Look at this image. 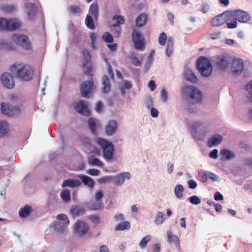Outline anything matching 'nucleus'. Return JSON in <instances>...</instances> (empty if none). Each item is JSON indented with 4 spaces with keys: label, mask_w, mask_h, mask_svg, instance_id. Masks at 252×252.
<instances>
[{
    "label": "nucleus",
    "mask_w": 252,
    "mask_h": 252,
    "mask_svg": "<svg viewBox=\"0 0 252 252\" xmlns=\"http://www.w3.org/2000/svg\"><path fill=\"white\" fill-rule=\"evenodd\" d=\"M167 238L169 243H174L177 247H180L179 238L176 235H173L170 231L167 232Z\"/></svg>",
    "instance_id": "obj_28"
},
{
    "label": "nucleus",
    "mask_w": 252,
    "mask_h": 252,
    "mask_svg": "<svg viewBox=\"0 0 252 252\" xmlns=\"http://www.w3.org/2000/svg\"><path fill=\"white\" fill-rule=\"evenodd\" d=\"M234 156L233 153L229 150L223 149L221 150V159L228 160L233 158Z\"/></svg>",
    "instance_id": "obj_33"
},
{
    "label": "nucleus",
    "mask_w": 252,
    "mask_h": 252,
    "mask_svg": "<svg viewBox=\"0 0 252 252\" xmlns=\"http://www.w3.org/2000/svg\"><path fill=\"white\" fill-rule=\"evenodd\" d=\"M88 125L89 127L91 130V132L94 134L96 135V128L98 125L97 121L94 118H90L88 121Z\"/></svg>",
    "instance_id": "obj_30"
},
{
    "label": "nucleus",
    "mask_w": 252,
    "mask_h": 252,
    "mask_svg": "<svg viewBox=\"0 0 252 252\" xmlns=\"http://www.w3.org/2000/svg\"><path fill=\"white\" fill-rule=\"evenodd\" d=\"M75 110L78 113L85 116H89L90 115L88 103L84 100H80L76 103Z\"/></svg>",
    "instance_id": "obj_13"
},
{
    "label": "nucleus",
    "mask_w": 252,
    "mask_h": 252,
    "mask_svg": "<svg viewBox=\"0 0 252 252\" xmlns=\"http://www.w3.org/2000/svg\"><path fill=\"white\" fill-rule=\"evenodd\" d=\"M125 181V177L122 174H120L118 176L115 177L114 184L117 186H119L123 184Z\"/></svg>",
    "instance_id": "obj_47"
},
{
    "label": "nucleus",
    "mask_w": 252,
    "mask_h": 252,
    "mask_svg": "<svg viewBox=\"0 0 252 252\" xmlns=\"http://www.w3.org/2000/svg\"><path fill=\"white\" fill-rule=\"evenodd\" d=\"M118 124L116 121L111 120L105 126L106 133L108 135H112L116 131Z\"/></svg>",
    "instance_id": "obj_17"
},
{
    "label": "nucleus",
    "mask_w": 252,
    "mask_h": 252,
    "mask_svg": "<svg viewBox=\"0 0 252 252\" xmlns=\"http://www.w3.org/2000/svg\"><path fill=\"white\" fill-rule=\"evenodd\" d=\"M196 68L203 77L209 76L212 72V66L210 61L204 57H201L197 60Z\"/></svg>",
    "instance_id": "obj_4"
},
{
    "label": "nucleus",
    "mask_w": 252,
    "mask_h": 252,
    "mask_svg": "<svg viewBox=\"0 0 252 252\" xmlns=\"http://www.w3.org/2000/svg\"><path fill=\"white\" fill-rule=\"evenodd\" d=\"M89 229L88 224L83 221L78 220L75 224L74 232L79 236L86 234Z\"/></svg>",
    "instance_id": "obj_12"
},
{
    "label": "nucleus",
    "mask_w": 252,
    "mask_h": 252,
    "mask_svg": "<svg viewBox=\"0 0 252 252\" xmlns=\"http://www.w3.org/2000/svg\"><path fill=\"white\" fill-rule=\"evenodd\" d=\"M183 93L195 102H199L202 99L201 92L194 86H186L183 89Z\"/></svg>",
    "instance_id": "obj_5"
},
{
    "label": "nucleus",
    "mask_w": 252,
    "mask_h": 252,
    "mask_svg": "<svg viewBox=\"0 0 252 252\" xmlns=\"http://www.w3.org/2000/svg\"><path fill=\"white\" fill-rule=\"evenodd\" d=\"M246 89L249 94L248 97L250 101L252 102V80L247 84Z\"/></svg>",
    "instance_id": "obj_48"
},
{
    "label": "nucleus",
    "mask_w": 252,
    "mask_h": 252,
    "mask_svg": "<svg viewBox=\"0 0 252 252\" xmlns=\"http://www.w3.org/2000/svg\"><path fill=\"white\" fill-rule=\"evenodd\" d=\"M81 184V182L78 179H68L63 181L62 187L63 188L68 187L73 188L80 186Z\"/></svg>",
    "instance_id": "obj_18"
},
{
    "label": "nucleus",
    "mask_w": 252,
    "mask_h": 252,
    "mask_svg": "<svg viewBox=\"0 0 252 252\" xmlns=\"http://www.w3.org/2000/svg\"><path fill=\"white\" fill-rule=\"evenodd\" d=\"M226 24L228 28L233 29L237 27V23L236 21H233L232 22H226Z\"/></svg>",
    "instance_id": "obj_61"
},
{
    "label": "nucleus",
    "mask_w": 252,
    "mask_h": 252,
    "mask_svg": "<svg viewBox=\"0 0 252 252\" xmlns=\"http://www.w3.org/2000/svg\"><path fill=\"white\" fill-rule=\"evenodd\" d=\"M192 204L197 205L201 203V199L196 195H192L188 198Z\"/></svg>",
    "instance_id": "obj_50"
},
{
    "label": "nucleus",
    "mask_w": 252,
    "mask_h": 252,
    "mask_svg": "<svg viewBox=\"0 0 252 252\" xmlns=\"http://www.w3.org/2000/svg\"><path fill=\"white\" fill-rule=\"evenodd\" d=\"M160 96L161 100L165 102L167 100L168 97L167 92L164 89H162L160 93Z\"/></svg>",
    "instance_id": "obj_56"
},
{
    "label": "nucleus",
    "mask_w": 252,
    "mask_h": 252,
    "mask_svg": "<svg viewBox=\"0 0 252 252\" xmlns=\"http://www.w3.org/2000/svg\"><path fill=\"white\" fill-rule=\"evenodd\" d=\"M90 220L91 221L95 224H97L100 221V218L99 217L96 215H93L90 217Z\"/></svg>",
    "instance_id": "obj_59"
},
{
    "label": "nucleus",
    "mask_w": 252,
    "mask_h": 252,
    "mask_svg": "<svg viewBox=\"0 0 252 252\" xmlns=\"http://www.w3.org/2000/svg\"><path fill=\"white\" fill-rule=\"evenodd\" d=\"M209 9V6L208 4L206 2H204L202 4L201 11L204 13H206L208 12Z\"/></svg>",
    "instance_id": "obj_63"
},
{
    "label": "nucleus",
    "mask_w": 252,
    "mask_h": 252,
    "mask_svg": "<svg viewBox=\"0 0 252 252\" xmlns=\"http://www.w3.org/2000/svg\"><path fill=\"white\" fill-rule=\"evenodd\" d=\"M232 61V58L229 54H224L221 55V70L227 68Z\"/></svg>",
    "instance_id": "obj_23"
},
{
    "label": "nucleus",
    "mask_w": 252,
    "mask_h": 252,
    "mask_svg": "<svg viewBox=\"0 0 252 252\" xmlns=\"http://www.w3.org/2000/svg\"><path fill=\"white\" fill-rule=\"evenodd\" d=\"M244 64L241 59H234L232 62L231 71L233 75L235 76L239 75L243 71Z\"/></svg>",
    "instance_id": "obj_10"
},
{
    "label": "nucleus",
    "mask_w": 252,
    "mask_h": 252,
    "mask_svg": "<svg viewBox=\"0 0 252 252\" xmlns=\"http://www.w3.org/2000/svg\"><path fill=\"white\" fill-rule=\"evenodd\" d=\"M10 131L8 123L4 120L0 121V138L3 137Z\"/></svg>",
    "instance_id": "obj_20"
},
{
    "label": "nucleus",
    "mask_w": 252,
    "mask_h": 252,
    "mask_svg": "<svg viewBox=\"0 0 252 252\" xmlns=\"http://www.w3.org/2000/svg\"><path fill=\"white\" fill-rule=\"evenodd\" d=\"M174 49V39L172 37H169L168 38L165 54L168 57H170L173 52Z\"/></svg>",
    "instance_id": "obj_24"
},
{
    "label": "nucleus",
    "mask_w": 252,
    "mask_h": 252,
    "mask_svg": "<svg viewBox=\"0 0 252 252\" xmlns=\"http://www.w3.org/2000/svg\"><path fill=\"white\" fill-rule=\"evenodd\" d=\"M87 173L92 175V176H97L99 173V171L96 169H90L86 171Z\"/></svg>",
    "instance_id": "obj_57"
},
{
    "label": "nucleus",
    "mask_w": 252,
    "mask_h": 252,
    "mask_svg": "<svg viewBox=\"0 0 252 252\" xmlns=\"http://www.w3.org/2000/svg\"><path fill=\"white\" fill-rule=\"evenodd\" d=\"M130 61L131 63L134 65V66H140V62L138 59V58L134 55V54H132L130 56Z\"/></svg>",
    "instance_id": "obj_51"
},
{
    "label": "nucleus",
    "mask_w": 252,
    "mask_h": 252,
    "mask_svg": "<svg viewBox=\"0 0 252 252\" xmlns=\"http://www.w3.org/2000/svg\"><path fill=\"white\" fill-rule=\"evenodd\" d=\"M6 31H14L19 29L21 23L19 20L16 18L6 19Z\"/></svg>",
    "instance_id": "obj_14"
},
{
    "label": "nucleus",
    "mask_w": 252,
    "mask_h": 252,
    "mask_svg": "<svg viewBox=\"0 0 252 252\" xmlns=\"http://www.w3.org/2000/svg\"><path fill=\"white\" fill-rule=\"evenodd\" d=\"M85 211L83 207L78 205H75L71 206L70 209V214L73 217L82 215Z\"/></svg>",
    "instance_id": "obj_19"
},
{
    "label": "nucleus",
    "mask_w": 252,
    "mask_h": 252,
    "mask_svg": "<svg viewBox=\"0 0 252 252\" xmlns=\"http://www.w3.org/2000/svg\"><path fill=\"white\" fill-rule=\"evenodd\" d=\"M77 177L81 180L82 182L86 186L93 188L94 185V181L90 177L84 175H79Z\"/></svg>",
    "instance_id": "obj_21"
},
{
    "label": "nucleus",
    "mask_w": 252,
    "mask_h": 252,
    "mask_svg": "<svg viewBox=\"0 0 252 252\" xmlns=\"http://www.w3.org/2000/svg\"><path fill=\"white\" fill-rule=\"evenodd\" d=\"M221 18L225 21L234 18L235 20L242 23L247 22L250 19L249 14L241 10H237L235 11H224L221 13Z\"/></svg>",
    "instance_id": "obj_2"
},
{
    "label": "nucleus",
    "mask_w": 252,
    "mask_h": 252,
    "mask_svg": "<svg viewBox=\"0 0 252 252\" xmlns=\"http://www.w3.org/2000/svg\"><path fill=\"white\" fill-rule=\"evenodd\" d=\"M151 237L150 235H147L144 237L140 242L139 246L142 248H145L148 243L150 241Z\"/></svg>",
    "instance_id": "obj_49"
},
{
    "label": "nucleus",
    "mask_w": 252,
    "mask_h": 252,
    "mask_svg": "<svg viewBox=\"0 0 252 252\" xmlns=\"http://www.w3.org/2000/svg\"><path fill=\"white\" fill-rule=\"evenodd\" d=\"M10 70L17 78L28 81L32 78L34 68L29 64L16 62L10 66Z\"/></svg>",
    "instance_id": "obj_1"
},
{
    "label": "nucleus",
    "mask_w": 252,
    "mask_h": 252,
    "mask_svg": "<svg viewBox=\"0 0 252 252\" xmlns=\"http://www.w3.org/2000/svg\"><path fill=\"white\" fill-rule=\"evenodd\" d=\"M56 218L58 220H63V222L66 223V224H69V220L66 215L63 214H59L57 216Z\"/></svg>",
    "instance_id": "obj_52"
},
{
    "label": "nucleus",
    "mask_w": 252,
    "mask_h": 252,
    "mask_svg": "<svg viewBox=\"0 0 252 252\" xmlns=\"http://www.w3.org/2000/svg\"><path fill=\"white\" fill-rule=\"evenodd\" d=\"M68 224L60 221H56L54 223V228L58 232L61 233L63 231Z\"/></svg>",
    "instance_id": "obj_34"
},
{
    "label": "nucleus",
    "mask_w": 252,
    "mask_h": 252,
    "mask_svg": "<svg viewBox=\"0 0 252 252\" xmlns=\"http://www.w3.org/2000/svg\"><path fill=\"white\" fill-rule=\"evenodd\" d=\"M17 9L15 5H5L1 7V10L5 14H10L16 11Z\"/></svg>",
    "instance_id": "obj_35"
},
{
    "label": "nucleus",
    "mask_w": 252,
    "mask_h": 252,
    "mask_svg": "<svg viewBox=\"0 0 252 252\" xmlns=\"http://www.w3.org/2000/svg\"><path fill=\"white\" fill-rule=\"evenodd\" d=\"M85 24L87 27L91 29L94 30L95 28V26L94 23L93 18L91 15H87L85 20Z\"/></svg>",
    "instance_id": "obj_38"
},
{
    "label": "nucleus",
    "mask_w": 252,
    "mask_h": 252,
    "mask_svg": "<svg viewBox=\"0 0 252 252\" xmlns=\"http://www.w3.org/2000/svg\"><path fill=\"white\" fill-rule=\"evenodd\" d=\"M81 53L85 63L91 62V55L88 50L85 48H83L81 50Z\"/></svg>",
    "instance_id": "obj_42"
},
{
    "label": "nucleus",
    "mask_w": 252,
    "mask_h": 252,
    "mask_svg": "<svg viewBox=\"0 0 252 252\" xmlns=\"http://www.w3.org/2000/svg\"><path fill=\"white\" fill-rule=\"evenodd\" d=\"M60 196L64 202H67L70 200V191L67 189H64L61 192Z\"/></svg>",
    "instance_id": "obj_41"
},
{
    "label": "nucleus",
    "mask_w": 252,
    "mask_h": 252,
    "mask_svg": "<svg viewBox=\"0 0 252 252\" xmlns=\"http://www.w3.org/2000/svg\"><path fill=\"white\" fill-rule=\"evenodd\" d=\"M103 40L106 43H110L113 41V37L112 35L108 32H105L102 37Z\"/></svg>",
    "instance_id": "obj_46"
},
{
    "label": "nucleus",
    "mask_w": 252,
    "mask_h": 252,
    "mask_svg": "<svg viewBox=\"0 0 252 252\" xmlns=\"http://www.w3.org/2000/svg\"><path fill=\"white\" fill-rule=\"evenodd\" d=\"M97 143L103 152V157L106 160H111L113 158L114 148L113 144L102 138L97 139Z\"/></svg>",
    "instance_id": "obj_3"
},
{
    "label": "nucleus",
    "mask_w": 252,
    "mask_h": 252,
    "mask_svg": "<svg viewBox=\"0 0 252 252\" xmlns=\"http://www.w3.org/2000/svg\"><path fill=\"white\" fill-rule=\"evenodd\" d=\"M130 228V224L127 221H125L119 223L115 227L116 231H123L129 229Z\"/></svg>",
    "instance_id": "obj_31"
},
{
    "label": "nucleus",
    "mask_w": 252,
    "mask_h": 252,
    "mask_svg": "<svg viewBox=\"0 0 252 252\" xmlns=\"http://www.w3.org/2000/svg\"><path fill=\"white\" fill-rule=\"evenodd\" d=\"M98 5L97 3L93 2L90 6L89 13L93 16L94 18L96 19L98 16Z\"/></svg>",
    "instance_id": "obj_32"
},
{
    "label": "nucleus",
    "mask_w": 252,
    "mask_h": 252,
    "mask_svg": "<svg viewBox=\"0 0 252 252\" xmlns=\"http://www.w3.org/2000/svg\"><path fill=\"white\" fill-rule=\"evenodd\" d=\"M103 195L104 194L102 190H99L96 191L94 193V198L96 200V202L92 205V209L98 210L101 208V199L103 198Z\"/></svg>",
    "instance_id": "obj_15"
},
{
    "label": "nucleus",
    "mask_w": 252,
    "mask_h": 252,
    "mask_svg": "<svg viewBox=\"0 0 252 252\" xmlns=\"http://www.w3.org/2000/svg\"><path fill=\"white\" fill-rule=\"evenodd\" d=\"M84 68V73L85 74L88 76H92V67L91 65L90 62L85 63L83 64Z\"/></svg>",
    "instance_id": "obj_40"
},
{
    "label": "nucleus",
    "mask_w": 252,
    "mask_h": 252,
    "mask_svg": "<svg viewBox=\"0 0 252 252\" xmlns=\"http://www.w3.org/2000/svg\"><path fill=\"white\" fill-rule=\"evenodd\" d=\"M185 79L193 83L197 82L198 79L195 74L189 69H186L184 73Z\"/></svg>",
    "instance_id": "obj_22"
},
{
    "label": "nucleus",
    "mask_w": 252,
    "mask_h": 252,
    "mask_svg": "<svg viewBox=\"0 0 252 252\" xmlns=\"http://www.w3.org/2000/svg\"><path fill=\"white\" fill-rule=\"evenodd\" d=\"M165 218L164 217V214L162 212H158L155 218L154 222L156 224H161L165 220Z\"/></svg>",
    "instance_id": "obj_37"
},
{
    "label": "nucleus",
    "mask_w": 252,
    "mask_h": 252,
    "mask_svg": "<svg viewBox=\"0 0 252 252\" xmlns=\"http://www.w3.org/2000/svg\"><path fill=\"white\" fill-rule=\"evenodd\" d=\"M155 52L154 50H152L148 58H147V62L149 63L150 64H151L152 62H153L154 60V56L155 55Z\"/></svg>",
    "instance_id": "obj_60"
},
{
    "label": "nucleus",
    "mask_w": 252,
    "mask_h": 252,
    "mask_svg": "<svg viewBox=\"0 0 252 252\" xmlns=\"http://www.w3.org/2000/svg\"><path fill=\"white\" fill-rule=\"evenodd\" d=\"M168 40L167 36L165 32H161L158 37L159 44L161 46L165 45L166 41Z\"/></svg>",
    "instance_id": "obj_43"
},
{
    "label": "nucleus",
    "mask_w": 252,
    "mask_h": 252,
    "mask_svg": "<svg viewBox=\"0 0 252 252\" xmlns=\"http://www.w3.org/2000/svg\"><path fill=\"white\" fill-rule=\"evenodd\" d=\"M183 191L184 188L182 185H178L175 187V194L178 198H181L183 197Z\"/></svg>",
    "instance_id": "obj_39"
},
{
    "label": "nucleus",
    "mask_w": 252,
    "mask_h": 252,
    "mask_svg": "<svg viewBox=\"0 0 252 252\" xmlns=\"http://www.w3.org/2000/svg\"><path fill=\"white\" fill-rule=\"evenodd\" d=\"M80 93L83 97H88L94 89L93 78H90L88 81L83 82L80 85Z\"/></svg>",
    "instance_id": "obj_8"
},
{
    "label": "nucleus",
    "mask_w": 252,
    "mask_h": 252,
    "mask_svg": "<svg viewBox=\"0 0 252 252\" xmlns=\"http://www.w3.org/2000/svg\"><path fill=\"white\" fill-rule=\"evenodd\" d=\"M218 137L213 136L208 140L207 146L209 147H212L217 144H219V142L220 140V135H218Z\"/></svg>",
    "instance_id": "obj_36"
},
{
    "label": "nucleus",
    "mask_w": 252,
    "mask_h": 252,
    "mask_svg": "<svg viewBox=\"0 0 252 252\" xmlns=\"http://www.w3.org/2000/svg\"><path fill=\"white\" fill-rule=\"evenodd\" d=\"M148 16L146 14H140L135 21L136 26L141 27L145 25L147 21Z\"/></svg>",
    "instance_id": "obj_25"
},
{
    "label": "nucleus",
    "mask_w": 252,
    "mask_h": 252,
    "mask_svg": "<svg viewBox=\"0 0 252 252\" xmlns=\"http://www.w3.org/2000/svg\"><path fill=\"white\" fill-rule=\"evenodd\" d=\"M32 211L31 206L27 205L23 208H22L19 211V216L21 218H26L28 217Z\"/></svg>",
    "instance_id": "obj_27"
},
{
    "label": "nucleus",
    "mask_w": 252,
    "mask_h": 252,
    "mask_svg": "<svg viewBox=\"0 0 252 252\" xmlns=\"http://www.w3.org/2000/svg\"><path fill=\"white\" fill-rule=\"evenodd\" d=\"M189 187L191 189H194L197 187V184L195 181L193 180H190L188 182Z\"/></svg>",
    "instance_id": "obj_62"
},
{
    "label": "nucleus",
    "mask_w": 252,
    "mask_h": 252,
    "mask_svg": "<svg viewBox=\"0 0 252 252\" xmlns=\"http://www.w3.org/2000/svg\"><path fill=\"white\" fill-rule=\"evenodd\" d=\"M211 24L212 26H219L220 25V14L213 17L211 20Z\"/></svg>",
    "instance_id": "obj_44"
},
{
    "label": "nucleus",
    "mask_w": 252,
    "mask_h": 252,
    "mask_svg": "<svg viewBox=\"0 0 252 252\" xmlns=\"http://www.w3.org/2000/svg\"><path fill=\"white\" fill-rule=\"evenodd\" d=\"M0 105L1 113L8 117H14L21 112L20 108L17 106H12L10 104L4 102H1Z\"/></svg>",
    "instance_id": "obj_6"
},
{
    "label": "nucleus",
    "mask_w": 252,
    "mask_h": 252,
    "mask_svg": "<svg viewBox=\"0 0 252 252\" xmlns=\"http://www.w3.org/2000/svg\"><path fill=\"white\" fill-rule=\"evenodd\" d=\"M24 7L28 10L27 15L30 20H33L36 17V7L34 4L32 2H26Z\"/></svg>",
    "instance_id": "obj_16"
},
{
    "label": "nucleus",
    "mask_w": 252,
    "mask_h": 252,
    "mask_svg": "<svg viewBox=\"0 0 252 252\" xmlns=\"http://www.w3.org/2000/svg\"><path fill=\"white\" fill-rule=\"evenodd\" d=\"M207 204L209 206H214V207H215V209L217 212H220V205L219 204V203H216L215 202H214V201H213L212 200H208L207 201Z\"/></svg>",
    "instance_id": "obj_54"
},
{
    "label": "nucleus",
    "mask_w": 252,
    "mask_h": 252,
    "mask_svg": "<svg viewBox=\"0 0 252 252\" xmlns=\"http://www.w3.org/2000/svg\"><path fill=\"white\" fill-rule=\"evenodd\" d=\"M11 39L15 44L21 46L26 50H30L31 48L29 38L26 35L14 33L11 36Z\"/></svg>",
    "instance_id": "obj_7"
},
{
    "label": "nucleus",
    "mask_w": 252,
    "mask_h": 252,
    "mask_svg": "<svg viewBox=\"0 0 252 252\" xmlns=\"http://www.w3.org/2000/svg\"><path fill=\"white\" fill-rule=\"evenodd\" d=\"M151 115L153 118H157L158 115V110L154 107L151 109Z\"/></svg>",
    "instance_id": "obj_64"
},
{
    "label": "nucleus",
    "mask_w": 252,
    "mask_h": 252,
    "mask_svg": "<svg viewBox=\"0 0 252 252\" xmlns=\"http://www.w3.org/2000/svg\"><path fill=\"white\" fill-rule=\"evenodd\" d=\"M0 81L5 88L12 89L15 87V81L12 75L8 72H4L0 76Z\"/></svg>",
    "instance_id": "obj_9"
},
{
    "label": "nucleus",
    "mask_w": 252,
    "mask_h": 252,
    "mask_svg": "<svg viewBox=\"0 0 252 252\" xmlns=\"http://www.w3.org/2000/svg\"><path fill=\"white\" fill-rule=\"evenodd\" d=\"M80 7L78 6H71L69 8V11L73 14H77L80 12Z\"/></svg>",
    "instance_id": "obj_58"
},
{
    "label": "nucleus",
    "mask_w": 252,
    "mask_h": 252,
    "mask_svg": "<svg viewBox=\"0 0 252 252\" xmlns=\"http://www.w3.org/2000/svg\"><path fill=\"white\" fill-rule=\"evenodd\" d=\"M6 19L0 18V30L6 31Z\"/></svg>",
    "instance_id": "obj_55"
},
{
    "label": "nucleus",
    "mask_w": 252,
    "mask_h": 252,
    "mask_svg": "<svg viewBox=\"0 0 252 252\" xmlns=\"http://www.w3.org/2000/svg\"><path fill=\"white\" fill-rule=\"evenodd\" d=\"M132 38L134 44V48L138 50L143 51L144 49V38L141 33L137 31L132 33Z\"/></svg>",
    "instance_id": "obj_11"
},
{
    "label": "nucleus",
    "mask_w": 252,
    "mask_h": 252,
    "mask_svg": "<svg viewBox=\"0 0 252 252\" xmlns=\"http://www.w3.org/2000/svg\"><path fill=\"white\" fill-rule=\"evenodd\" d=\"M102 92L103 93H108L111 89V85L109 79L107 75H104L102 77Z\"/></svg>",
    "instance_id": "obj_26"
},
{
    "label": "nucleus",
    "mask_w": 252,
    "mask_h": 252,
    "mask_svg": "<svg viewBox=\"0 0 252 252\" xmlns=\"http://www.w3.org/2000/svg\"><path fill=\"white\" fill-rule=\"evenodd\" d=\"M113 20L116 21V23L113 24V26L116 27L120 25L123 24L125 22L124 17L122 16H114L113 18Z\"/></svg>",
    "instance_id": "obj_45"
},
{
    "label": "nucleus",
    "mask_w": 252,
    "mask_h": 252,
    "mask_svg": "<svg viewBox=\"0 0 252 252\" xmlns=\"http://www.w3.org/2000/svg\"><path fill=\"white\" fill-rule=\"evenodd\" d=\"M198 177L202 182H206L207 181L208 173L204 171L198 172Z\"/></svg>",
    "instance_id": "obj_53"
},
{
    "label": "nucleus",
    "mask_w": 252,
    "mask_h": 252,
    "mask_svg": "<svg viewBox=\"0 0 252 252\" xmlns=\"http://www.w3.org/2000/svg\"><path fill=\"white\" fill-rule=\"evenodd\" d=\"M88 163L91 165L102 167L103 163L102 161L98 158H95L93 155H90L88 159Z\"/></svg>",
    "instance_id": "obj_29"
}]
</instances>
